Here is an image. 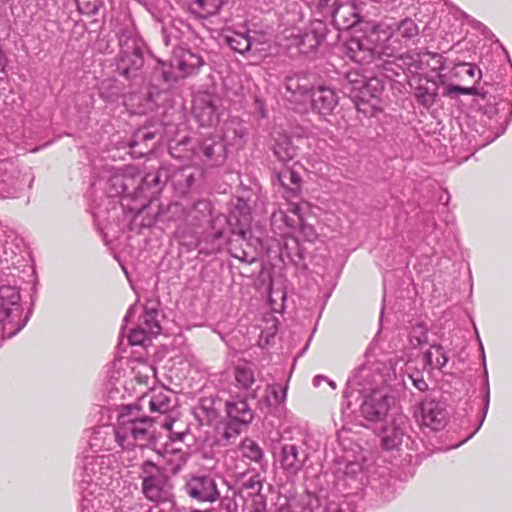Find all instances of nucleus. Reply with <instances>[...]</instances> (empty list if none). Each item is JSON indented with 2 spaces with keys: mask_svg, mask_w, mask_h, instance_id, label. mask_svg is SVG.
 Masks as SVG:
<instances>
[{
  "mask_svg": "<svg viewBox=\"0 0 512 512\" xmlns=\"http://www.w3.org/2000/svg\"><path fill=\"white\" fill-rule=\"evenodd\" d=\"M343 475L347 484H351L352 482L360 481L362 482L363 478V470L362 466L358 462H349L345 465L343 470Z\"/></svg>",
  "mask_w": 512,
  "mask_h": 512,
  "instance_id": "obj_46",
  "label": "nucleus"
},
{
  "mask_svg": "<svg viewBox=\"0 0 512 512\" xmlns=\"http://www.w3.org/2000/svg\"><path fill=\"white\" fill-rule=\"evenodd\" d=\"M135 315V305H131L124 317V321L128 322L131 317Z\"/></svg>",
  "mask_w": 512,
  "mask_h": 512,
  "instance_id": "obj_63",
  "label": "nucleus"
},
{
  "mask_svg": "<svg viewBox=\"0 0 512 512\" xmlns=\"http://www.w3.org/2000/svg\"><path fill=\"white\" fill-rule=\"evenodd\" d=\"M383 89V82L378 77H368L357 70L347 72L342 81V92L354 102L358 111L363 110L362 104L378 98Z\"/></svg>",
  "mask_w": 512,
  "mask_h": 512,
  "instance_id": "obj_8",
  "label": "nucleus"
},
{
  "mask_svg": "<svg viewBox=\"0 0 512 512\" xmlns=\"http://www.w3.org/2000/svg\"><path fill=\"white\" fill-rule=\"evenodd\" d=\"M277 180L287 199L294 198L300 193L302 180L296 171L288 168L284 169L277 174Z\"/></svg>",
  "mask_w": 512,
  "mask_h": 512,
  "instance_id": "obj_32",
  "label": "nucleus"
},
{
  "mask_svg": "<svg viewBox=\"0 0 512 512\" xmlns=\"http://www.w3.org/2000/svg\"><path fill=\"white\" fill-rule=\"evenodd\" d=\"M311 78L305 73L287 76L284 82L285 95L290 101L301 100L302 97L310 95L313 89Z\"/></svg>",
  "mask_w": 512,
  "mask_h": 512,
  "instance_id": "obj_28",
  "label": "nucleus"
},
{
  "mask_svg": "<svg viewBox=\"0 0 512 512\" xmlns=\"http://www.w3.org/2000/svg\"><path fill=\"white\" fill-rule=\"evenodd\" d=\"M212 215V204L209 200L200 199L193 203L189 208L184 210L186 222L191 225L198 226L204 222H208Z\"/></svg>",
  "mask_w": 512,
  "mask_h": 512,
  "instance_id": "obj_31",
  "label": "nucleus"
},
{
  "mask_svg": "<svg viewBox=\"0 0 512 512\" xmlns=\"http://www.w3.org/2000/svg\"><path fill=\"white\" fill-rule=\"evenodd\" d=\"M141 402H147L152 412L164 414L171 409V393L169 390L160 388L152 391L150 395H143Z\"/></svg>",
  "mask_w": 512,
  "mask_h": 512,
  "instance_id": "obj_33",
  "label": "nucleus"
},
{
  "mask_svg": "<svg viewBox=\"0 0 512 512\" xmlns=\"http://www.w3.org/2000/svg\"><path fill=\"white\" fill-rule=\"evenodd\" d=\"M246 134L247 133L243 127H237V128H234L233 130H230L228 128L225 132V138L227 140L232 139L234 145L240 146L242 144V140L244 139Z\"/></svg>",
  "mask_w": 512,
  "mask_h": 512,
  "instance_id": "obj_52",
  "label": "nucleus"
},
{
  "mask_svg": "<svg viewBox=\"0 0 512 512\" xmlns=\"http://www.w3.org/2000/svg\"><path fill=\"white\" fill-rule=\"evenodd\" d=\"M140 139L146 143L147 141L154 139V134L149 131H143V130L138 131L135 134V140L130 144V147L134 148L138 144V141Z\"/></svg>",
  "mask_w": 512,
  "mask_h": 512,
  "instance_id": "obj_56",
  "label": "nucleus"
},
{
  "mask_svg": "<svg viewBox=\"0 0 512 512\" xmlns=\"http://www.w3.org/2000/svg\"><path fill=\"white\" fill-rule=\"evenodd\" d=\"M32 178L22 173L16 163L10 159L0 161V198H15L26 185L30 186Z\"/></svg>",
  "mask_w": 512,
  "mask_h": 512,
  "instance_id": "obj_13",
  "label": "nucleus"
},
{
  "mask_svg": "<svg viewBox=\"0 0 512 512\" xmlns=\"http://www.w3.org/2000/svg\"><path fill=\"white\" fill-rule=\"evenodd\" d=\"M379 46L373 47L367 38L352 37L346 43L347 56L356 63L370 64L377 57Z\"/></svg>",
  "mask_w": 512,
  "mask_h": 512,
  "instance_id": "obj_25",
  "label": "nucleus"
},
{
  "mask_svg": "<svg viewBox=\"0 0 512 512\" xmlns=\"http://www.w3.org/2000/svg\"><path fill=\"white\" fill-rule=\"evenodd\" d=\"M81 495V512H115L114 506L110 501V495L104 488L93 489L89 486L79 488Z\"/></svg>",
  "mask_w": 512,
  "mask_h": 512,
  "instance_id": "obj_17",
  "label": "nucleus"
},
{
  "mask_svg": "<svg viewBox=\"0 0 512 512\" xmlns=\"http://www.w3.org/2000/svg\"><path fill=\"white\" fill-rule=\"evenodd\" d=\"M457 14H459V16H461V18L469 25H471L473 28L475 29H486V27L479 21L471 18L469 15H467L466 13L462 12V11H459L457 12Z\"/></svg>",
  "mask_w": 512,
  "mask_h": 512,
  "instance_id": "obj_60",
  "label": "nucleus"
},
{
  "mask_svg": "<svg viewBox=\"0 0 512 512\" xmlns=\"http://www.w3.org/2000/svg\"><path fill=\"white\" fill-rule=\"evenodd\" d=\"M407 430L408 425L405 417H398L383 429L382 446L388 450L397 448L406 436Z\"/></svg>",
  "mask_w": 512,
  "mask_h": 512,
  "instance_id": "obj_30",
  "label": "nucleus"
},
{
  "mask_svg": "<svg viewBox=\"0 0 512 512\" xmlns=\"http://www.w3.org/2000/svg\"><path fill=\"white\" fill-rule=\"evenodd\" d=\"M172 63L178 79H180L197 73L204 61L200 55L190 50L179 49L175 52Z\"/></svg>",
  "mask_w": 512,
  "mask_h": 512,
  "instance_id": "obj_27",
  "label": "nucleus"
},
{
  "mask_svg": "<svg viewBox=\"0 0 512 512\" xmlns=\"http://www.w3.org/2000/svg\"><path fill=\"white\" fill-rule=\"evenodd\" d=\"M475 93H478L477 87L475 86L463 87L459 85H448L443 91V96L454 99L459 94L471 95Z\"/></svg>",
  "mask_w": 512,
  "mask_h": 512,
  "instance_id": "obj_48",
  "label": "nucleus"
},
{
  "mask_svg": "<svg viewBox=\"0 0 512 512\" xmlns=\"http://www.w3.org/2000/svg\"><path fill=\"white\" fill-rule=\"evenodd\" d=\"M385 39L381 44V53L388 56H395L406 47L407 43L419 35V28L414 20L405 18L393 26L382 30Z\"/></svg>",
  "mask_w": 512,
  "mask_h": 512,
  "instance_id": "obj_12",
  "label": "nucleus"
},
{
  "mask_svg": "<svg viewBox=\"0 0 512 512\" xmlns=\"http://www.w3.org/2000/svg\"><path fill=\"white\" fill-rule=\"evenodd\" d=\"M381 366L382 364H375L358 368L349 378L344 392V398L347 400L354 392L363 395L360 412L362 417L370 422L382 421L394 401L387 385L391 379L390 374H383Z\"/></svg>",
  "mask_w": 512,
  "mask_h": 512,
  "instance_id": "obj_1",
  "label": "nucleus"
},
{
  "mask_svg": "<svg viewBox=\"0 0 512 512\" xmlns=\"http://www.w3.org/2000/svg\"><path fill=\"white\" fill-rule=\"evenodd\" d=\"M77 8L82 14H96L100 8L99 0H75Z\"/></svg>",
  "mask_w": 512,
  "mask_h": 512,
  "instance_id": "obj_50",
  "label": "nucleus"
},
{
  "mask_svg": "<svg viewBox=\"0 0 512 512\" xmlns=\"http://www.w3.org/2000/svg\"><path fill=\"white\" fill-rule=\"evenodd\" d=\"M165 457H167V462L173 466L172 470L174 472L179 471L188 460V454L181 448L168 446L165 448Z\"/></svg>",
  "mask_w": 512,
  "mask_h": 512,
  "instance_id": "obj_42",
  "label": "nucleus"
},
{
  "mask_svg": "<svg viewBox=\"0 0 512 512\" xmlns=\"http://www.w3.org/2000/svg\"><path fill=\"white\" fill-rule=\"evenodd\" d=\"M131 369L134 379L138 384L145 386L155 384L156 369L153 365L143 361H136Z\"/></svg>",
  "mask_w": 512,
  "mask_h": 512,
  "instance_id": "obj_37",
  "label": "nucleus"
},
{
  "mask_svg": "<svg viewBox=\"0 0 512 512\" xmlns=\"http://www.w3.org/2000/svg\"><path fill=\"white\" fill-rule=\"evenodd\" d=\"M423 361L430 371L441 370L447 364L448 356L441 345L432 344L424 353Z\"/></svg>",
  "mask_w": 512,
  "mask_h": 512,
  "instance_id": "obj_36",
  "label": "nucleus"
},
{
  "mask_svg": "<svg viewBox=\"0 0 512 512\" xmlns=\"http://www.w3.org/2000/svg\"><path fill=\"white\" fill-rule=\"evenodd\" d=\"M218 99L208 93H202L195 97L193 113L197 122L202 127H211L219 121Z\"/></svg>",
  "mask_w": 512,
  "mask_h": 512,
  "instance_id": "obj_16",
  "label": "nucleus"
},
{
  "mask_svg": "<svg viewBox=\"0 0 512 512\" xmlns=\"http://www.w3.org/2000/svg\"><path fill=\"white\" fill-rule=\"evenodd\" d=\"M297 228H299L304 236L306 237V241L312 242L315 238V231L311 225H307L304 223V220L302 219V224L299 225Z\"/></svg>",
  "mask_w": 512,
  "mask_h": 512,
  "instance_id": "obj_59",
  "label": "nucleus"
},
{
  "mask_svg": "<svg viewBox=\"0 0 512 512\" xmlns=\"http://www.w3.org/2000/svg\"><path fill=\"white\" fill-rule=\"evenodd\" d=\"M266 392H269L274 401V404L280 405L283 404L286 400L287 386L281 387L277 384L268 385Z\"/></svg>",
  "mask_w": 512,
  "mask_h": 512,
  "instance_id": "obj_49",
  "label": "nucleus"
},
{
  "mask_svg": "<svg viewBox=\"0 0 512 512\" xmlns=\"http://www.w3.org/2000/svg\"><path fill=\"white\" fill-rule=\"evenodd\" d=\"M410 343L413 347L421 346L427 342L428 328L423 323L414 325L410 332Z\"/></svg>",
  "mask_w": 512,
  "mask_h": 512,
  "instance_id": "obj_45",
  "label": "nucleus"
},
{
  "mask_svg": "<svg viewBox=\"0 0 512 512\" xmlns=\"http://www.w3.org/2000/svg\"><path fill=\"white\" fill-rule=\"evenodd\" d=\"M322 381H327V378L325 376L318 375L314 377L313 384L314 386H319L322 383Z\"/></svg>",
  "mask_w": 512,
  "mask_h": 512,
  "instance_id": "obj_64",
  "label": "nucleus"
},
{
  "mask_svg": "<svg viewBox=\"0 0 512 512\" xmlns=\"http://www.w3.org/2000/svg\"><path fill=\"white\" fill-rule=\"evenodd\" d=\"M234 387L238 390L235 394L245 395V398L255 399L259 385H256L254 370L247 364H238L234 369Z\"/></svg>",
  "mask_w": 512,
  "mask_h": 512,
  "instance_id": "obj_23",
  "label": "nucleus"
},
{
  "mask_svg": "<svg viewBox=\"0 0 512 512\" xmlns=\"http://www.w3.org/2000/svg\"><path fill=\"white\" fill-rule=\"evenodd\" d=\"M287 211L277 209L271 215V225L278 230L280 235L284 236L285 229H297L302 224V216L299 205L295 203H287Z\"/></svg>",
  "mask_w": 512,
  "mask_h": 512,
  "instance_id": "obj_24",
  "label": "nucleus"
},
{
  "mask_svg": "<svg viewBox=\"0 0 512 512\" xmlns=\"http://www.w3.org/2000/svg\"><path fill=\"white\" fill-rule=\"evenodd\" d=\"M139 412L137 405L123 407L117 425L112 429L115 441L123 450H127V453L134 447L147 446L154 439L152 418L141 416Z\"/></svg>",
  "mask_w": 512,
  "mask_h": 512,
  "instance_id": "obj_3",
  "label": "nucleus"
},
{
  "mask_svg": "<svg viewBox=\"0 0 512 512\" xmlns=\"http://www.w3.org/2000/svg\"><path fill=\"white\" fill-rule=\"evenodd\" d=\"M403 384L405 387H408L411 384L420 392H425L428 390V383L424 378V373L421 370L413 369L408 366L406 369V374L403 377Z\"/></svg>",
  "mask_w": 512,
  "mask_h": 512,
  "instance_id": "obj_41",
  "label": "nucleus"
},
{
  "mask_svg": "<svg viewBox=\"0 0 512 512\" xmlns=\"http://www.w3.org/2000/svg\"><path fill=\"white\" fill-rule=\"evenodd\" d=\"M325 24L320 20L312 21L304 29L287 31L283 46L292 55H310L314 53L325 37Z\"/></svg>",
  "mask_w": 512,
  "mask_h": 512,
  "instance_id": "obj_9",
  "label": "nucleus"
},
{
  "mask_svg": "<svg viewBox=\"0 0 512 512\" xmlns=\"http://www.w3.org/2000/svg\"><path fill=\"white\" fill-rule=\"evenodd\" d=\"M245 395L230 393L225 402V410L228 420L235 421L238 425L248 426L254 419V412L248 405Z\"/></svg>",
  "mask_w": 512,
  "mask_h": 512,
  "instance_id": "obj_20",
  "label": "nucleus"
},
{
  "mask_svg": "<svg viewBox=\"0 0 512 512\" xmlns=\"http://www.w3.org/2000/svg\"><path fill=\"white\" fill-rule=\"evenodd\" d=\"M437 96L438 88L435 84H432L431 86L419 85L414 90V97L417 102L426 109H430L435 104Z\"/></svg>",
  "mask_w": 512,
  "mask_h": 512,
  "instance_id": "obj_40",
  "label": "nucleus"
},
{
  "mask_svg": "<svg viewBox=\"0 0 512 512\" xmlns=\"http://www.w3.org/2000/svg\"><path fill=\"white\" fill-rule=\"evenodd\" d=\"M432 57L437 64L441 61V56L434 52H419L415 54L402 55L399 53L395 56H388L381 53V45L377 51V57L374 60V66L381 69V73L386 78L398 76L407 67L409 70H418L423 68V58Z\"/></svg>",
  "mask_w": 512,
  "mask_h": 512,
  "instance_id": "obj_10",
  "label": "nucleus"
},
{
  "mask_svg": "<svg viewBox=\"0 0 512 512\" xmlns=\"http://www.w3.org/2000/svg\"><path fill=\"white\" fill-rule=\"evenodd\" d=\"M109 426H98L94 427L91 430H88V444L90 446L91 454L96 453L102 449H109L107 443V437L111 435Z\"/></svg>",
  "mask_w": 512,
  "mask_h": 512,
  "instance_id": "obj_39",
  "label": "nucleus"
},
{
  "mask_svg": "<svg viewBox=\"0 0 512 512\" xmlns=\"http://www.w3.org/2000/svg\"><path fill=\"white\" fill-rule=\"evenodd\" d=\"M231 255L234 257V258H237L243 262H246V263H251L255 260V255H253L252 253L246 251L245 249H241L238 252H234L232 251L231 252Z\"/></svg>",
  "mask_w": 512,
  "mask_h": 512,
  "instance_id": "obj_58",
  "label": "nucleus"
},
{
  "mask_svg": "<svg viewBox=\"0 0 512 512\" xmlns=\"http://www.w3.org/2000/svg\"><path fill=\"white\" fill-rule=\"evenodd\" d=\"M331 14L333 21L340 29H348L358 22V17L350 5H337Z\"/></svg>",
  "mask_w": 512,
  "mask_h": 512,
  "instance_id": "obj_38",
  "label": "nucleus"
},
{
  "mask_svg": "<svg viewBox=\"0 0 512 512\" xmlns=\"http://www.w3.org/2000/svg\"><path fill=\"white\" fill-rule=\"evenodd\" d=\"M243 427L246 425H238L235 421L229 420L223 432L224 438L227 440L235 438L241 433Z\"/></svg>",
  "mask_w": 512,
  "mask_h": 512,
  "instance_id": "obj_53",
  "label": "nucleus"
},
{
  "mask_svg": "<svg viewBox=\"0 0 512 512\" xmlns=\"http://www.w3.org/2000/svg\"><path fill=\"white\" fill-rule=\"evenodd\" d=\"M199 175L198 169L192 166H184L176 170L171 179L176 189L184 194L194 183L196 177Z\"/></svg>",
  "mask_w": 512,
  "mask_h": 512,
  "instance_id": "obj_35",
  "label": "nucleus"
},
{
  "mask_svg": "<svg viewBox=\"0 0 512 512\" xmlns=\"http://www.w3.org/2000/svg\"><path fill=\"white\" fill-rule=\"evenodd\" d=\"M75 477L78 488H103L112 477L111 456L85 454L76 469Z\"/></svg>",
  "mask_w": 512,
  "mask_h": 512,
  "instance_id": "obj_7",
  "label": "nucleus"
},
{
  "mask_svg": "<svg viewBox=\"0 0 512 512\" xmlns=\"http://www.w3.org/2000/svg\"><path fill=\"white\" fill-rule=\"evenodd\" d=\"M423 69L430 68L432 71L442 70L443 69V57L441 56V61L437 64L436 60L432 57L423 58Z\"/></svg>",
  "mask_w": 512,
  "mask_h": 512,
  "instance_id": "obj_57",
  "label": "nucleus"
},
{
  "mask_svg": "<svg viewBox=\"0 0 512 512\" xmlns=\"http://www.w3.org/2000/svg\"><path fill=\"white\" fill-rule=\"evenodd\" d=\"M103 179L106 182L105 190L109 198L121 197L137 201L142 197H152L159 191V174L143 175L142 171L134 165L108 168L104 172Z\"/></svg>",
  "mask_w": 512,
  "mask_h": 512,
  "instance_id": "obj_2",
  "label": "nucleus"
},
{
  "mask_svg": "<svg viewBox=\"0 0 512 512\" xmlns=\"http://www.w3.org/2000/svg\"><path fill=\"white\" fill-rule=\"evenodd\" d=\"M337 0H319V6L322 9L330 8L331 11L337 7Z\"/></svg>",
  "mask_w": 512,
  "mask_h": 512,
  "instance_id": "obj_61",
  "label": "nucleus"
},
{
  "mask_svg": "<svg viewBox=\"0 0 512 512\" xmlns=\"http://www.w3.org/2000/svg\"><path fill=\"white\" fill-rule=\"evenodd\" d=\"M259 34L256 31H251L243 28L242 30H231L224 36L226 44L235 52L245 54L250 51L254 46L258 50V45L261 42L257 39Z\"/></svg>",
  "mask_w": 512,
  "mask_h": 512,
  "instance_id": "obj_26",
  "label": "nucleus"
},
{
  "mask_svg": "<svg viewBox=\"0 0 512 512\" xmlns=\"http://www.w3.org/2000/svg\"><path fill=\"white\" fill-rule=\"evenodd\" d=\"M7 65V59L2 49L0 48V71H3Z\"/></svg>",
  "mask_w": 512,
  "mask_h": 512,
  "instance_id": "obj_62",
  "label": "nucleus"
},
{
  "mask_svg": "<svg viewBox=\"0 0 512 512\" xmlns=\"http://www.w3.org/2000/svg\"><path fill=\"white\" fill-rule=\"evenodd\" d=\"M118 39L120 52L116 59V71L125 79L133 80L144 66V42L131 26L122 29Z\"/></svg>",
  "mask_w": 512,
  "mask_h": 512,
  "instance_id": "obj_5",
  "label": "nucleus"
},
{
  "mask_svg": "<svg viewBox=\"0 0 512 512\" xmlns=\"http://www.w3.org/2000/svg\"><path fill=\"white\" fill-rule=\"evenodd\" d=\"M141 492L155 506L145 512H175L173 486L162 469L150 460L140 465Z\"/></svg>",
  "mask_w": 512,
  "mask_h": 512,
  "instance_id": "obj_4",
  "label": "nucleus"
},
{
  "mask_svg": "<svg viewBox=\"0 0 512 512\" xmlns=\"http://www.w3.org/2000/svg\"><path fill=\"white\" fill-rule=\"evenodd\" d=\"M485 375L487 376V371H485ZM489 403H490V391H489V384H488V379L486 378V382H485V395H484V401H483V410H482V415H481V419H480V422H479V425L476 429L479 430V428L481 427V425L483 424L485 418H486V415H487V412H488V409H489Z\"/></svg>",
  "mask_w": 512,
  "mask_h": 512,
  "instance_id": "obj_54",
  "label": "nucleus"
},
{
  "mask_svg": "<svg viewBox=\"0 0 512 512\" xmlns=\"http://www.w3.org/2000/svg\"><path fill=\"white\" fill-rule=\"evenodd\" d=\"M241 452L243 457L254 462H260L264 453L261 447L252 439L246 438L242 441Z\"/></svg>",
  "mask_w": 512,
  "mask_h": 512,
  "instance_id": "obj_43",
  "label": "nucleus"
},
{
  "mask_svg": "<svg viewBox=\"0 0 512 512\" xmlns=\"http://www.w3.org/2000/svg\"><path fill=\"white\" fill-rule=\"evenodd\" d=\"M201 17L213 16L219 12L223 5L222 0H195L193 3Z\"/></svg>",
  "mask_w": 512,
  "mask_h": 512,
  "instance_id": "obj_44",
  "label": "nucleus"
},
{
  "mask_svg": "<svg viewBox=\"0 0 512 512\" xmlns=\"http://www.w3.org/2000/svg\"><path fill=\"white\" fill-rule=\"evenodd\" d=\"M309 96L312 111L321 117L331 115L339 102V97L335 90L326 85L313 87Z\"/></svg>",
  "mask_w": 512,
  "mask_h": 512,
  "instance_id": "obj_19",
  "label": "nucleus"
},
{
  "mask_svg": "<svg viewBox=\"0 0 512 512\" xmlns=\"http://www.w3.org/2000/svg\"><path fill=\"white\" fill-rule=\"evenodd\" d=\"M203 163L218 166L226 158L225 145L219 136H208L202 140L196 152Z\"/></svg>",
  "mask_w": 512,
  "mask_h": 512,
  "instance_id": "obj_22",
  "label": "nucleus"
},
{
  "mask_svg": "<svg viewBox=\"0 0 512 512\" xmlns=\"http://www.w3.org/2000/svg\"><path fill=\"white\" fill-rule=\"evenodd\" d=\"M309 454L301 440L281 439L274 447V458L287 477H295L303 469Z\"/></svg>",
  "mask_w": 512,
  "mask_h": 512,
  "instance_id": "obj_11",
  "label": "nucleus"
},
{
  "mask_svg": "<svg viewBox=\"0 0 512 512\" xmlns=\"http://www.w3.org/2000/svg\"><path fill=\"white\" fill-rule=\"evenodd\" d=\"M162 318L160 301L157 298L148 299L144 305V313L141 316L140 323L145 326L151 336L160 334Z\"/></svg>",
  "mask_w": 512,
  "mask_h": 512,
  "instance_id": "obj_29",
  "label": "nucleus"
},
{
  "mask_svg": "<svg viewBox=\"0 0 512 512\" xmlns=\"http://www.w3.org/2000/svg\"><path fill=\"white\" fill-rule=\"evenodd\" d=\"M273 406H276V404H274V401H273L271 395L269 394V392H266V395L262 399L259 400L258 408L263 413H266V412H269Z\"/></svg>",
  "mask_w": 512,
  "mask_h": 512,
  "instance_id": "obj_55",
  "label": "nucleus"
},
{
  "mask_svg": "<svg viewBox=\"0 0 512 512\" xmlns=\"http://www.w3.org/2000/svg\"><path fill=\"white\" fill-rule=\"evenodd\" d=\"M301 506L303 512H341L338 504L312 493H306L301 498Z\"/></svg>",
  "mask_w": 512,
  "mask_h": 512,
  "instance_id": "obj_34",
  "label": "nucleus"
},
{
  "mask_svg": "<svg viewBox=\"0 0 512 512\" xmlns=\"http://www.w3.org/2000/svg\"><path fill=\"white\" fill-rule=\"evenodd\" d=\"M269 147L281 163L292 161L298 153V145L281 127H274L270 134Z\"/></svg>",
  "mask_w": 512,
  "mask_h": 512,
  "instance_id": "obj_18",
  "label": "nucleus"
},
{
  "mask_svg": "<svg viewBox=\"0 0 512 512\" xmlns=\"http://www.w3.org/2000/svg\"><path fill=\"white\" fill-rule=\"evenodd\" d=\"M177 80L178 76L174 70V64L158 60L151 75V86L156 89V91L150 90L147 92V108L153 109L155 106H158L159 102L157 98L160 95L158 87L161 84L170 87L177 82Z\"/></svg>",
  "mask_w": 512,
  "mask_h": 512,
  "instance_id": "obj_14",
  "label": "nucleus"
},
{
  "mask_svg": "<svg viewBox=\"0 0 512 512\" xmlns=\"http://www.w3.org/2000/svg\"><path fill=\"white\" fill-rule=\"evenodd\" d=\"M458 69H462V73L469 76L470 78H477L476 83H478L482 77L481 70L475 64L471 63H461L457 65Z\"/></svg>",
  "mask_w": 512,
  "mask_h": 512,
  "instance_id": "obj_51",
  "label": "nucleus"
},
{
  "mask_svg": "<svg viewBox=\"0 0 512 512\" xmlns=\"http://www.w3.org/2000/svg\"><path fill=\"white\" fill-rule=\"evenodd\" d=\"M185 491L192 499L199 502L213 503L220 497L216 481L206 475L191 477L185 484Z\"/></svg>",
  "mask_w": 512,
  "mask_h": 512,
  "instance_id": "obj_15",
  "label": "nucleus"
},
{
  "mask_svg": "<svg viewBox=\"0 0 512 512\" xmlns=\"http://www.w3.org/2000/svg\"><path fill=\"white\" fill-rule=\"evenodd\" d=\"M421 423L433 431H439L445 427L447 412L442 403L425 399L420 405Z\"/></svg>",
  "mask_w": 512,
  "mask_h": 512,
  "instance_id": "obj_21",
  "label": "nucleus"
},
{
  "mask_svg": "<svg viewBox=\"0 0 512 512\" xmlns=\"http://www.w3.org/2000/svg\"><path fill=\"white\" fill-rule=\"evenodd\" d=\"M0 312V331L3 338L13 337L28 322V314L22 317L20 292L14 286H0Z\"/></svg>",
  "mask_w": 512,
  "mask_h": 512,
  "instance_id": "obj_6",
  "label": "nucleus"
},
{
  "mask_svg": "<svg viewBox=\"0 0 512 512\" xmlns=\"http://www.w3.org/2000/svg\"><path fill=\"white\" fill-rule=\"evenodd\" d=\"M148 337H152L150 333L147 332L145 326L139 323V326L132 329L128 335V342L130 345H143Z\"/></svg>",
  "mask_w": 512,
  "mask_h": 512,
  "instance_id": "obj_47",
  "label": "nucleus"
}]
</instances>
